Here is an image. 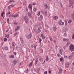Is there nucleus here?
I'll return each mask as SVG.
<instances>
[{"label": "nucleus", "instance_id": "obj_5", "mask_svg": "<svg viewBox=\"0 0 74 74\" xmlns=\"http://www.w3.org/2000/svg\"><path fill=\"white\" fill-rule=\"evenodd\" d=\"M64 22H63L61 20H60L58 22V24L60 26H63V25H64Z\"/></svg>", "mask_w": 74, "mask_h": 74}, {"label": "nucleus", "instance_id": "obj_49", "mask_svg": "<svg viewBox=\"0 0 74 74\" xmlns=\"http://www.w3.org/2000/svg\"><path fill=\"white\" fill-rule=\"evenodd\" d=\"M47 74V71H45L44 73V74Z\"/></svg>", "mask_w": 74, "mask_h": 74}, {"label": "nucleus", "instance_id": "obj_64", "mask_svg": "<svg viewBox=\"0 0 74 74\" xmlns=\"http://www.w3.org/2000/svg\"><path fill=\"white\" fill-rule=\"evenodd\" d=\"M34 48H36V46H34Z\"/></svg>", "mask_w": 74, "mask_h": 74}, {"label": "nucleus", "instance_id": "obj_10", "mask_svg": "<svg viewBox=\"0 0 74 74\" xmlns=\"http://www.w3.org/2000/svg\"><path fill=\"white\" fill-rule=\"evenodd\" d=\"M2 49H6V50H8V48L7 47H2Z\"/></svg>", "mask_w": 74, "mask_h": 74}, {"label": "nucleus", "instance_id": "obj_50", "mask_svg": "<svg viewBox=\"0 0 74 74\" xmlns=\"http://www.w3.org/2000/svg\"><path fill=\"white\" fill-rule=\"evenodd\" d=\"M40 17L41 18V19L42 18V15H40Z\"/></svg>", "mask_w": 74, "mask_h": 74}, {"label": "nucleus", "instance_id": "obj_23", "mask_svg": "<svg viewBox=\"0 0 74 74\" xmlns=\"http://www.w3.org/2000/svg\"><path fill=\"white\" fill-rule=\"evenodd\" d=\"M48 60H49V58H48V56H46V61L47 62H48Z\"/></svg>", "mask_w": 74, "mask_h": 74}, {"label": "nucleus", "instance_id": "obj_42", "mask_svg": "<svg viewBox=\"0 0 74 74\" xmlns=\"http://www.w3.org/2000/svg\"><path fill=\"white\" fill-rule=\"evenodd\" d=\"M32 62H31L29 64V66L30 67V66H32Z\"/></svg>", "mask_w": 74, "mask_h": 74}, {"label": "nucleus", "instance_id": "obj_39", "mask_svg": "<svg viewBox=\"0 0 74 74\" xmlns=\"http://www.w3.org/2000/svg\"><path fill=\"white\" fill-rule=\"evenodd\" d=\"M72 38L73 40H74V34H73L72 37Z\"/></svg>", "mask_w": 74, "mask_h": 74}, {"label": "nucleus", "instance_id": "obj_8", "mask_svg": "<svg viewBox=\"0 0 74 74\" xmlns=\"http://www.w3.org/2000/svg\"><path fill=\"white\" fill-rule=\"evenodd\" d=\"M65 66L66 67H67V68H68V67H69V62H67L65 63Z\"/></svg>", "mask_w": 74, "mask_h": 74}, {"label": "nucleus", "instance_id": "obj_40", "mask_svg": "<svg viewBox=\"0 0 74 74\" xmlns=\"http://www.w3.org/2000/svg\"><path fill=\"white\" fill-rule=\"evenodd\" d=\"M49 38H50V40H51V41H53V40H52V39L51 37H49Z\"/></svg>", "mask_w": 74, "mask_h": 74}, {"label": "nucleus", "instance_id": "obj_18", "mask_svg": "<svg viewBox=\"0 0 74 74\" xmlns=\"http://www.w3.org/2000/svg\"><path fill=\"white\" fill-rule=\"evenodd\" d=\"M45 7L46 8V9H47L48 8V5H47V4H45Z\"/></svg>", "mask_w": 74, "mask_h": 74}, {"label": "nucleus", "instance_id": "obj_9", "mask_svg": "<svg viewBox=\"0 0 74 74\" xmlns=\"http://www.w3.org/2000/svg\"><path fill=\"white\" fill-rule=\"evenodd\" d=\"M39 61L40 62L42 63L43 62V58L41 57H40L39 58Z\"/></svg>", "mask_w": 74, "mask_h": 74}, {"label": "nucleus", "instance_id": "obj_7", "mask_svg": "<svg viewBox=\"0 0 74 74\" xmlns=\"http://www.w3.org/2000/svg\"><path fill=\"white\" fill-rule=\"evenodd\" d=\"M58 17L57 16H56L53 17V18L54 19V20H57L58 19Z\"/></svg>", "mask_w": 74, "mask_h": 74}, {"label": "nucleus", "instance_id": "obj_60", "mask_svg": "<svg viewBox=\"0 0 74 74\" xmlns=\"http://www.w3.org/2000/svg\"><path fill=\"white\" fill-rule=\"evenodd\" d=\"M16 33H15L14 34V36H16Z\"/></svg>", "mask_w": 74, "mask_h": 74}, {"label": "nucleus", "instance_id": "obj_16", "mask_svg": "<svg viewBox=\"0 0 74 74\" xmlns=\"http://www.w3.org/2000/svg\"><path fill=\"white\" fill-rule=\"evenodd\" d=\"M18 61L17 60H15L14 61L13 63L14 64H16V63H18Z\"/></svg>", "mask_w": 74, "mask_h": 74}, {"label": "nucleus", "instance_id": "obj_15", "mask_svg": "<svg viewBox=\"0 0 74 74\" xmlns=\"http://www.w3.org/2000/svg\"><path fill=\"white\" fill-rule=\"evenodd\" d=\"M28 8H30L31 10H32V5L30 4H29L28 6Z\"/></svg>", "mask_w": 74, "mask_h": 74}, {"label": "nucleus", "instance_id": "obj_12", "mask_svg": "<svg viewBox=\"0 0 74 74\" xmlns=\"http://www.w3.org/2000/svg\"><path fill=\"white\" fill-rule=\"evenodd\" d=\"M19 29V26H17L16 27L15 29V32H16V31H17L18 29Z\"/></svg>", "mask_w": 74, "mask_h": 74}, {"label": "nucleus", "instance_id": "obj_51", "mask_svg": "<svg viewBox=\"0 0 74 74\" xmlns=\"http://www.w3.org/2000/svg\"><path fill=\"white\" fill-rule=\"evenodd\" d=\"M8 31H9V29H7L6 31V32H8Z\"/></svg>", "mask_w": 74, "mask_h": 74}, {"label": "nucleus", "instance_id": "obj_38", "mask_svg": "<svg viewBox=\"0 0 74 74\" xmlns=\"http://www.w3.org/2000/svg\"><path fill=\"white\" fill-rule=\"evenodd\" d=\"M4 41H7V39L5 38L4 39Z\"/></svg>", "mask_w": 74, "mask_h": 74}, {"label": "nucleus", "instance_id": "obj_54", "mask_svg": "<svg viewBox=\"0 0 74 74\" xmlns=\"http://www.w3.org/2000/svg\"><path fill=\"white\" fill-rule=\"evenodd\" d=\"M72 66H74V63H72Z\"/></svg>", "mask_w": 74, "mask_h": 74}, {"label": "nucleus", "instance_id": "obj_53", "mask_svg": "<svg viewBox=\"0 0 74 74\" xmlns=\"http://www.w3.org/2000/svg\"><path fill=\"white\" fill-rule=\"evenodd\" d=\"M7 22L8 23H9V18L7 19Z\"/></svg>", "mask_w": 74, "mask_h": 74}, {"label": "nucleus", "instance_id": "obj_47", "mask_svg": "<svg viewBox=\"0 0 74 74\" xmlns=\"http://www.w3.org/2000/svg\"><path fill=\"white\" fill-rule=\"evenodd\" d=\"M14 25H17V23L16 22H14Z\"/></svg>", "mask_w": 74, "mask_h": 74}, {"label": "nucleus", "instance_id": "obj_59", "mask_svg": "<svg viewBox=\"0 0 74 74\" xmlns=\"http://www.w3.org/2000/svg\"><path fill=\"white\" fill-rule=\"evenodd\" d=\"M13 53H14V54H15V55H16V53H15V52H13Z\"/></svg>", "mask_w": 74, "mask_h": 74}, {"label": "nucleus", "instance_id": "obj_32", "mask_svg": "<svg viewBox=\"0 0 74 74\" xmlns=\"http://www.w3.org/2000/svg\"><path fill=\"white\" fill-rule=\"evenodd\" d=\"M9 17H14V15H13V14L10 15H9Z\"/></svg>", "mask_w": 74, "mask_h": 74}, {"label": "nucleus", "instance_id": "obj_1", "mask_svg": "<svg viewBox=\"0 0 74 74\" xmlns=\"http://www.w3.org/2000/svg\"><path fill=\"white\" fill-rule=\"evenodd\" d=\"M41 25H39V27H38V29L35 31L36 33L37 34H39V33H40V32H41V30H40V29H42V28L41 27Z\"/></svg>", "mask_w": 74, "mask_h": 74}, {"label": "nucleus", "instance_id": "obj_14", "mask_svg": "<svg viewBox=\"0 0 74 74\" xmlns=\"http://www.w3.org/2000/svg\"><path fill=\"white\" fill-rule=\"evenodd\" d=\"M62 71H63V70H62V69H60L59 70L58 73H62Z\"/></svg>", "mask_w": 74, "mask_h": 74}, {"label": "nucleus", "instance_id": "obj_43", "mask_svg": "<svg viewBox=\"0 0 74 74\" xmlns=\"http://www.w3.org/2000/svg\"><path fill=\"white\" fill-rule=\"evenodd\" d=\"M69 59H70L71 58H72V56H70L69 57Z\"/></svg>", "mask_w": 74, "mask_h": 74}, {"label": "nucleus", "instance_id": "obj_44", "mask_svg": "<svg viewBox=\"0 0 74 74\" xmlns=\"http://www.w3.org/2000/svg\"><path fill=\"white\" fill-rule=\"evenodd\" d=\"M60 61H63V58H60Z\"/></svg>", "mask_w": 74, "mask_h": 74}, {"label": "nucleus", "instance_id": "obj_13", "mask_svg": "<svg viewBox=\"0 0 74 74\" xmlns=\"http://www.w3.org/2000/svg\"><path fill=\"white\" fill-rule=\"evenodd\" d=\"M67 28H65L64 30L63 31V32H67Z\"/></svg>", "mask_w": 74, "mask_h": 74}, {"label": "nucleus", "instance_id": "obj_27", "mask_svg": "<svg viewBox=\"0 0 74 74\" xmlns=\"http://www.w3.org/2000/svg\"><path fill=\"white\" fill-rule=\"evenodd\" d=\"M64 36L65 37L67 36V33H66V32H64Z\"/></svg>", "mask_w": 74, "mask_h": 74}, {"label": "nucleus", "instance_id": "obj_22", "mask_svg": "<svg viewBox=\"0 0 74 74\" xmlns=\"http://www.w3.org/2000/svg\"><path fill=\"white\" fill-rule=\"evenodd\" d=\"M10 8H12V7H14L15 5H14L12 4L10 5Z\"/></svg>", "mask_w": 74, "mask_h": 74}, {"label": "nucleus", "instance_id": "obj_52", "mask_svg": "<svg viewBox=\"0 0 74 74\" xmlns=\"http://www.w3.org/2000/svg\"><path fill=\"white\" fill-rule=\"evenodd\" d=\"M67 44L68 45H69V44H70V42H67Z\"/></svg>", "mask_w": 74, "mask_h": 74}, {"label": "nucleus", "instance_id": "obj_45", "mask_svg": "<svg viewBox=\"0 0 74 74\" xmlns=\"http://www.w3.org/2000/svg\"><path fill=\"white\" fill-rule=\"evenodd\" d=\"M40 70V68H38L37 69V71H39Z\"/></svg>", "mask_w": 74, "mask_h": 74}, {"label": "nucleus", "instance_id": "obj_24", "mask_svg": "<svg viewBox=\"0 0 74 74\" xmlns=\"http://www.w3.org/2000/svg\"><path fill=\"white\" fill-rule=\"evenodd\" d=\"M10 14V12H8V13L6 14V15L7 16H8V15H9V14Z\"/></svg>", "mask_w": 74, "mask_h": 74}, {"label": "nucleus", "instance_id": "obj_33", "mask_svg": "<svg viewBox=\"0 0 74 74\" xmlns=\"http://www.w3.org/2000/svg\"><path fill=\"white\" fill-rule=\"evenodd\" d=\"M12 47H15V45H14V42H12Z\"/></svg>", "mask_w": 74, "mask_h": 74}, {"label": "nucleus", "instance_id": "obj_55", "mask_svg": "<svg viewBox=\"0 0 74 74\" xmlns=\"http://www.w3.org/2000/svg\"><path fill=\"white\" fill-rule=\"evenodd\" d=\"M65 26H67V23H65Z\"/></svg>", "mask_w": 74, "mask_h": 74}, {"label": "nucleus", "instance_id": "obj_61", "mask_svg": "<svg viewBox=\"0 0 74 74\" xmlns=\"http://www.w3.org/2000/svg\"><path fill=\"white\" fill-rule=\"evenodd\" d=\"M32 4H33V5H35V3H32Z\"/></svg>", "mask_w": 74, "mask_h": 74}, {"label": "nucleus", "instance_id": "obj_58", "mask_svg": "<svg viewBox=\"0 0 74 74\" xmlns=\"http://www.w3.org/2000/svg\"><path fill=\"white\" fill-rule=\"evenodd\" d=\"M26 11L28 12V9L26 8Z\"/></svg>", "mask_w": 74, "mask_h": 74}, {"label": "nucleus", "instance_id": "obj_20", "mask_svg": "<svg viewBox=\"0 0 74 74\" xmlns=\"http://www.w3.org/2000/svg\"><path fill=\"white\" fill-rule=\"evenodd\" d=\"M5 37L6 38H9V35L8 34L7 35H5Z\"/></svg>", "mask_w": 74, "mask_h": 74}, {"label": "nucleus", "instance_id": "obj_31", "mask_svg": "<svg viewBox=\"0 0 74 74\" xmlns=\"http://www.w3.org/2000/svg\"><path fill=\"white\" fill-rule=\"evenodd\" d=\"M39 43H40V44H41V42L42 41V40L41 39V38H39Z\"/></svg>", "mask_w": 74, "mask_h": 74}, {"label": "nucleus", "instance_id": "obj_48", "mask_svg": "<svg viewBox=\"0 0 74 74\" xmlns=\"http://www.w3.org/2000/svg\"><path fill=\"white\" fill-rule=\"evenodd\" d=\"M4 57L5 58H6V57H7V55H4Z\"/></svg>", "mask_w": 74, "mask_h": 74}, {"label": "nucleus", "instance_id": "obj_35", "mask_svg": "<svg viewBox=\"0 0 74 74\" xmlns=\"http://www.w3.org/2000/svg\"><path fill=\"white\" fill-rule=\"evenodd\" d=\"M4 14V12H2V13L1 14V16H2V17H3V15Z\"/></svg>", "mask_w": 74, "mask_h": 74}, {"label": "nucleus", "instance_id": "obj_25", "mask_svg": "<svg viewBox=\"0 0 74 74\" xmlns=\"http://www.w3.org/2000/svg\"><path fill=\"white\" fill-rule=\"evenodd\" d=\"M56 29H57V28L56 27H53V30H54V31H56Z\"/></svg>", "mask_w": 74, "mask_h": 74}, {"label": "nucleus", "instance_id": "obj_17", "mask_svg": "<svg viewBox=\"0 0 74 74\" xmlns=\"http://www.w3.org/2000/svg\"><path fill=\"white\" fill-rule=\"evenodd\" d=\"M14 57L15 56H14V55H12L11 56H9V58H14Z\"/></svg>", "mask_w": 74, "mask_h": 74}, {"label": "nucleus", "instance_id": "obj_11", "mask_svg": "<svg viewBox=\"0 0 74 74\" xmlns=\"http://www.w3.org/2000/svg\"><path fill=\"white\" fill-rule=\"evenodd\" d=\"M38 62V58H37L35 60V64H36L37 63V62Z\"/></svg>", "mask_w": 74, "mask_h": 74}, {"label": "nucleus", "instance_id": "obj_46", "mask_svg": "<svg viewBox=\"0 0 74 74\" xmlns=\"http://www.w3.org/2000/svg\"><path fill=\"white\" fill-rule=\"evenodd\" d=\"M13 33L12 31H10V34H12Z\"/></svg>", "mask_w": 74, "mask_h": 74}, {"label": "nucleus", "instance_id": "obj_3", "mask_svg": "<svg viewBox=\"0 0 74 74\" xmlns=\"http://www.w3.org/2000/svg\"><path fill=\"white\" fill-rule=\"evenodd\" d=\"M74 0H69V6L71 7L74 4Z\"/></svg>", "mask_w": 74, "mask_h": 74}, {"label": "nucleus", "instance_id": "obj_19", "mask_svg": "<svg viewBox=\"0 0 74 74\" xmlns=\"http://www.w3.org/2000/svg\"><path fill=\"white\" fill-rule=\"evenodd\" d=\"M63 40V41H68L69 40V39H66V38H64Z\"/></svg>", "mask_w": 74, "mask_h": 74}, {"label": "nucleus", "instance_id": "obj_57", "mask_svg": "<svg viewBox=\"0 0 74 74\" xmlns=\"http://www.w3.org/2000/svg\"><path fill=\"white\" fill-rule=\"evenodd\" d=\"M67 56H64V58H67Z\"/></svg>", "mask_w": 74, "mask_h": 74}, {"label": "nucleus", "instance_id": "obj_37", "mask_svg": "<svg viewBox=\"0 0 74 74\" xmlns=\"http://www.w3.org/2000/svg\"><path fill=\"white\" fill-rule=\"evenodd\" d=\"M37 10V8H34L33 9V10L34 11H36V10Z\"/></svg>", "mask_w": 74, "mask_h": 74}, {"label": "nucleus", "instance_id": "obj_4", "mask_svg": "<svg viewBox=\"0 0 74 74\" xmlns=\"http://www.w3.org/2000/svg\"><path fill=\"white\" fill-rule=\"evenodd\" d=\"M23 18L25 20V21L26 23H28L29 22V20H28V18L26 16H25L23 17Z\"/></svg>", "mask_w": 74, "mask_h": 74}, {"label": "nucleus", "instance_id": "obj_34", "mask_svg": "<svg viewBox=\"0 0 74 74\" xmlns=\"http://www.w3.org/2000/svg\"><path fill=\"white\" fill-rule=\"evenodd\" d=\"M40 12L39 11L38 12V14H37V15L38 16H40Z\"/></svg>", "mask_w": 74, "mask_h": 74}, {"label": "nucleus", "instance_id": "obj_36", "mask_svg": "<svg viewBox=\"0 0 74 74\" xmlns=\"http://www.w3.org/2000/svg\"><path fill=\"white\" fill-rule=\"evenodd\" d=\"M10 8H11V7H10V6H8V10L9 11V10H10Z\"/></svg>", "mask_w": 74, "mask_h": 74}, {"label": "nucleus", "instance_id": "obj_2", "mask_svg": "<svg viewBox=\"0 0 74 74\" xmlns=\"http://www.w3.org/2000/svg\"><path fill=\"white\" fill-rule=\"evenodd\" d=\"M69 49L70 50L71 52L73 51L74 49V45H71L69 47Z\"/></svg>", "mask_w": 74, "mask_h": 74}, {"label": "nucleus", "instance_id": "obj_21", "mask_svg": "<svg viewBox=\"0 0 74 74\" xmlns=\"http://www.w3.org/2000/svg\"><path fill=\"white\" fill-rule=\"evenodd\" d=\"M41 36H42V39H45V36H44L43 34H41Z\"/></svg>", "mask_w": 74, "mask_h": 74}, {"label": "nucleus", "instance_id": "obj_29", "mask_svg": "<svg viewBox=\"0 0 74 74\" xmlns=\"http://www.w3.org/2000/svg\"><path fill=\"white\" fill-rule=\"evenodd\" d=\"M18 15V14H14V18H16Z\"/></svg>", "mask_w": 74, "mask_h": 74}, {"label": "nucleus", "instance_id": "obj_30", "mask_svg": "<svg viewBox=\"0 0 74 74\" xmlns=\"http://www.w3.org/2000/svg\"><path fill=\"white\" fill-rule=\"evenodd\" d=\"M11 2H12V3H14L15 2V1L12 0H10L9 1L10 3H11Z\"/></svg>", "mask_w": 74, "mask_h": 74}, {"label": "nucleus", "instance_id": "obj_63", "mask_svg": "<svg viewBox=\"0 0 74 74\" xmlns=\"http://www.w3.org/2000/svg\"><path fill=\"white\" fill-rule=\"evenodd\" d=\"M52 1V0H49V1H50V2L51 1Z\"/></svg>", "mask_w": 74, "mask_h": 74}, {"label": "nucleus", "instance_id": "obj_41", "mask_svg": "<svg viewBox=\"0 0 74 74\" xmlns=\"http://www.w3.org/2000/svg\"><path fill=\"white\" fill-rule=\"evenodd\" d=\"M57 56H58V57H60V55L59 53H58L57 54Z\"/></svg>", "mask_w": 74, "mask_h": 74}, {"label": "nucleus", "instance_id": "obj_62", "mask_svg": "<svg viewBox=\"0 0 74 74\" xmlns=\"http://www.w3.org/2000/svg\"><path fill=\"white\" fill-rule=\"evenodd\" d=\"M45 12V14H47V11H46Z\"/></svg>", "mask_w": 74, "mask_h": 74}, {"label": "nucleus", "instance_id": "obj_56", "mask_svg": "<svg viewBox=\"0 0 74 74\" xmlns=\"http://www.w3.org/2000/svg\"><path fill=\"white\" fill-rule=\"evenodd\" d=\"M65 23H67V21L66 20H65Z\"/></svg>", "mask_w": 74, "mask_h": 74}, {"label": "nucleus", "instance_id": "obj_6", "mask_svg": "<svg viewBox=\"0 0 74 74\" xmlns=\"http://www.w3.org/2000/svg\"><path fill=\"white\" fill-rule=\"evenodd\" d=\"M32 34H30L29 35H27L26 36V38H32Z\"/></svg>", "mask_w": 74, "mask_h": 74}, {"label": "nucleus", "instance_id": "obj_28", "mask_svg": "<svg viewBox=\"0 0 74 74\" xmlns=\"http://www.w3.org/2000/svg\"><path fill=\"white\" fill-rule=\"evenodd\" d=\"M62 49H60L59 51L60 53V54L61 55H62Z\"/></svg>", "mask_w": 74, "mask_h": 74}, {"label": "nucleus", "instance_id": "obj_26", "mask_svg": "<svg viewBox=\"0 0 74 74\" xmlns=\"http://www.w3.org/2000/svg\"><path fill=\"white\" fill-rule=\"evenodd\" d=\"M71 22H72V21H71V20H69L68 21V23L70 24V23H71Z\"/></svg>", "mask_w": 74, "mask_h": 74}]
</instances>
